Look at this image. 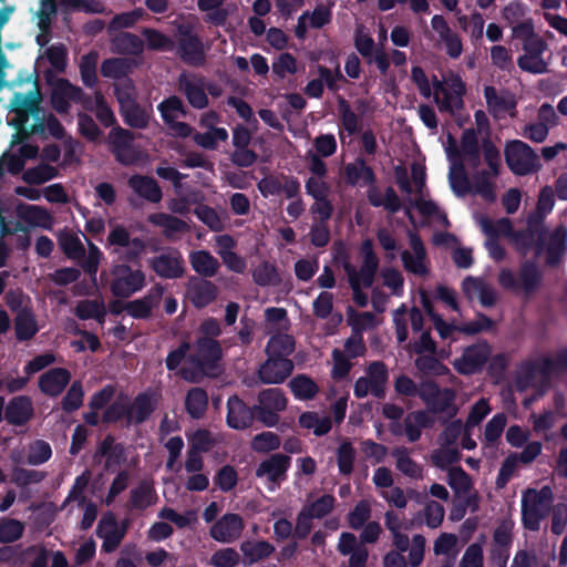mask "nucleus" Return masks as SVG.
Wrapping results in <instances>:
<instances>
[{
  "label": "nucleus",
  "mask_w": 567,
  "mask_h": 567,
  "mask_svg": "<svg viewBox=\"0 0 567 567\" xmlns=\"http://www.w3.org/2000/svg\"><path fill=\"white\" fill-rule=\"evenodd\" d=\"M567 250V228L563 225L557 226L549 236L546 247V264L555 267L560 262L561 257Z\"/></svg>",
  "instance_id": "nucleus-33"
},
{
  "label": "nucleus",
  "mask_w": 567,
  "mask_h": 567,
  "mask_svg": "<svg viewBox=\"0 0 567 567\" xmlns=\"http://www.w3.org/2000/svg\"><path fill=\"white\" fill-rule=\"evenodd\" d=\"M337 105L341 127L349 136L360 133L361 121L359 115L351 109L350 103L342 95H338Z\"/></svg>",
  "instance_id": "nucleus-41"
},
{
  "label": "nucleus",
  "mask_w": 567,
  "mask_h": 567,
  "mask_svg": "<svg viewBox=\"0 0 567 567\" xmlns=\"http://www.w3.org/2000/svg\"><path fill=\"white\" fill-rule=\"evenodd\" d=\"M296 348V341L292 336L278 333L271 336L266 346L267 355L275 358H288Z\"/></svg>",
  "instance_id": "nucleus-46"
},
{
  "label": "nucleus",
  "mask_w": 567,
  "mask_h": 567,
  "mask_svg": "<svg viewBox=\"0 0 567 567\" xmlns=\"http://www.w3.org/2000/svg\"><path fill=\"white\" fill-rule=\"evenodd\" d=\"M41 95L38 91H30L27 94L17 92L10 100L11 112L16 114V117L10 122L20 134L24 135L28 132L27 124L30 116L38 118L42 109Z\"/></svg>",
  "instance_id": "nucleus-8"
},
{
  "label": "nucleus",
  "mask_w": 567,
  "mask_h": 567,
  "mask_svg": "<svg viewBox=\"0 0 567 567\" xmlns=\"http://www.w3.org/2000/svg\"><path fill=\"white\" fill-rule=\"evenodd\" d=\"M16 339L20 342L30 341L39 332L33 308H24L13 320Z\"/></svg>",
  "instance_id": "nucleus-30"
},
{
  "label": "nucleus",
  "mask_w": 567,
  "mask_h": 567,
  "mask_svg": "<svg viewBox=\"0 0 567 567\" xmlns=\"http://www.w3.org/2000/svg\"><path fill=\"white\" fill-rule=\"evenodd\" d=\"M523 371L528 378L538 374L544 382H548L553 377L567 373V346L558 350L555 358L542 355L536 360L527 361L523 365Z\"/></svg>",
  "instance_id": "nucleus-9"
},
{
  "label": "nucleus",
  "mask_w": 567,
  "mask_h": 567,
  "mask_svg": "<svg viewBox=\"0 0 567 567\" xmlns=\"http://www.w3.org/2000/svg\"><path fill=\"white\" fill-rule=\"evenodd\" d=\"M434 419L423 410L413 411L404 419V431L410 442H416L422 435V429H431Z\"/></svg>",
  "instance_id": "nucleus-36"
},
{
  "label": "nucleus",
  "mask_w": 567,
  "mask_h": 567,
  "mask_svg": "<svg viewBox=\"0 0 567 567\" xmlns=\"http://www.w3.org/2000/svg\"><path fill=\"white\" fill-rule=\"evenodd\" d=\"M107 310L105 307V303L102 299H84L80 300L75 308H74V315L80 320H90L94 319L100 324H103L105 322Z\"/></svg>",
  "instance_id": "nucleus-40"
},
{
  "label": "nucleus",
  "mask_w": 567,
  "mask_h": 567,
  "mask_svg": "<svg viewBox=\"0 0 567 567\" xmlns=\"http://www.w3.org/2000/svg\"><path fill=\"white\" fill-rule=\"evenodd\" d=\"M489 348L487 344H473L467 347L462 357L456 359L454 368L463 375H471L480 372L489 358Z\"/></svg>",
  "instance_id": "nucleus-15"
},
{
  "label": "nucleus",
  "mask_w": 567,
  "mask_h": 567,
  "mask_svg": "<svg viewBox=\"0 0 567 567\" xmlns=\"http://www.w3.org/2000/svg\"><path fill=\"white\" fill-rule=\"evenodd\" d=\"M240 550L245 557L246 564L252 565L261 559L268 558L275 551V546L267 540H245L240 544Z\"/></svg>",
  "instance_id": "nucleus-43"
},
{
  "label": "nucleus",
  "mask_w": 567,
  "mask_h": 567,
  "mask_svg": "<svg viewBox=\"0 0 567 567\" xmlns=\"http://www.w3.org/2000/svg\"><path fill=\"white\" fill-rule=\"evenodd\" d=\"M58 243L66 258L72 260L84 258L85 248L76 234L63 230L59 234Z\"/></svg>",
  "instance_id": "nucleus-44"
},
{
  "label": "nucleus",
  "mask_w": 567,
  "mask_h": 567,
  "mask_svg": "<svg viewBox=\"0 0 567 567\" xmlns=\"http://www.w3.org/2000/svg\"><path fill=\"white\" fill-rule=\"evenodd\" d=\"M96 64H97V53L92 51L81 56L80 60V74L83 84L92 89L97 84V74H96Z\"/></svg>",
  "instance_id": "nucleus-57"
},
{
  "label": "nucleus",
  "mask_w": 567,
  "mask_h": 567,
  "mask_svg": "<svg viewBox=\"0 0 567 567\" xmlns=\"http://www.w3.org/2000/svg\"><path fill=\"white\" fill-rule=\"evenodd\" d=\"M71 372L65 368H52L40 375L38 386L40 391L50 396H59L71 381Z\"/></svg>",
  "instance_id": "nucleus-22"
},
{
  "label": "nucleus",
  "mask_w": 567,
  "mask_h": 567,
  "mask_svg": "<svg viewBox=\"0 0 567 567\" xmlns=\"http://www.w3.org/2000/svg\"><path fill=\"white\" fill-rule=\"evenodd\" d=\"M177 48L179 59L187 65L202 66L206 61L205 49L202 39L189 23H179L176 28Z\"/></svg>",
  "instance_id": "nucleus-7"
},
{
  "label": "nucleus",
  "mask_w": 567,
  "mask_h": 567,
  "mask_svg": "<svg viewBox=\"0 0 567 567\" xmlns=\"http://www.w3.org/2000/svg\"><path fill=\"white\" fill-rule=\"evenodd\" d=\"M293 371V362L289 358H275L268 355V359L258 370L259 380L265 384H280Z\"/></svg>",
  "instance_id": "nucleus-18"
},
{
  "label": "nucleus",
  "mask_w": 567,
  "mask_h": 567,
  "mask_svg": "<svg viewBox=\"0 0 567 567\" xmlns=\"http://www.w3.org/2000/svg\"><path fill=\"white\" fill-rule=\"evenodd\" d=\"M482 151L488 169H482L473 176L474 192L484 200L492 203L496 199V195L495 185L491 179L501 174V153L489 137L482 140Z\"/></svg>",
  "instance_id": "nucleus-4"
},
{
  "label": "nucleus",
  "mask_w": 567,
  "mask_h": 567,
  "mask_svg": "<svg viewBox=\"0 0 567 567\" xmlns=\"http://www.w3.org/2000/svg\"><path fill=\"white\" fill-rule=\"evenodd\" d=\"M78 94L76 85L68 79H58L50 95L52 109L61 115L68 114L71 107L70 103L74 101V96Z\"/></svg>",
  "instance_id": "nucleus-25"
},
{
  "label": "nucleus",
  "mask_w": 567,
  "mask_h": 567,
  "mask_svg": "<svg viewBox=\"0 0 567 567\" xmlns=\"http://www.w3.org/2000/svg\"><path fill=\"white\" fill-rule=\"evenodd\" d=\"M17 216L31 227H40L51 230L53 227V216L42 206L19 204L17 206Z\"/></svg>",
  "instance_id": "nucleus-27"
},
{
  "label": "nucleus",
  "mask_w": 567,
  "mask_h": 567,
  "mask_svg": "<svg viewBox=\"0 0 567 567\" xmlns=\"http://www.w3.org/2000/svg\"><path fill=\"white\" fill-rule=\"evenodd\" d=\"M337 499L332 494H323L315 502L305 505L302 509L308 512L312 519H321L333 511Z\"/></svg>",
  "instance_id": "nucleus-61"
},
{
  "label": "nucleus",
  "mask_w": 567,
  "mask_h": 567,
  "mask_svg": "<svg viewBox=\"0 0 567 567\" xmlns=\"http://www.w3.org/2000/svg\"><path fill=\"white\" fill-rule=\"evenodd\" d=\"M218 296V288L212 281L199 278L190 277L186 285V297L196 309H203L216 300Z\"/></svg>",
  "instance_id": "nucleus-16"
},
{
  "label": "nucleus",
  "mask_w": 567,
  "mask_h": 567,
  "mask_svg": "<svg viewBox=\"0 0 567 567\" xmlns=\"http://www.w3.org/2000/svg\"><path fill=\"white\" fill-rule=\"evenodd\" d=\"M152 106L141 105L137 101L120 109L123 122L135 130H145L150 125L152 116Z\"/></svg>",
  "instance_id": "nucleus-32"
},
{
  "label": "nucleus",
  "mask_w": 567,
  "mask_h": 567,
  "mask_svg": "<svg viewBox=\"0 0 567 567\" xmlns=\"http://www.w3.org/2000/svg\"><path fill=\"white\" fill-rule=\"evenodd\" d=\"M110 150L115 159L122 165H130L134 162L132 144L134 134L121 126H113L109 134Z\"/></svg>",
  "instance_id": "nucleus-17"
},
{
  "label": "nucleus",
  "mask_w": 567,
  "mask_h": 567,
  "mask_svg": "<svg viewBox=\"0 0 567 567\" xmlns=\"http://www.w3.org/2000/svg\"><path fill=\"white\" fill-rule=\"evenodd\" d=\"M461 150L463 162L465 161L472 169H476L481 165V152L483 153V151L474 128H466L462 132Z\"/></svg>",
  "instance_id": "nucleus-31"
},
{
  "label": "nucleus",
  "mask_w": 567,
  "mask_h": 567,
  "mask_svg": "<svg viewBox=\"0 0 567 567\" xmlns=\"http://www.w3.org/2000/svg\"><path fill=\"white\" fill-rule=\"evenodd\" d=\"M24 532V524L21 520L9 517L0 518V543L9 544L20 539Z\"/></svg>",
  "instance_id": "nucleus-62"
},
{
  "label": "nucleus",
  "mask_w": 567,
  "mask_h": 567,
  "mask_svg": "<svg viewBox=\"0 0 567 567\" xmlns=\"http://www.w3.org/2000/svg\"><path fill=\"white\" fill-rule=\"evenodd\" d=\"M542 281V272L534 261H525L518 272V288L526 293L534 292Z\"/></svg>",
  "instance_id": "nucleus-47"
},
{
  "label": "nucleus",
  "mask_w": 567,
  "mask_h": 567,
  "mask_svg": "<svg viewBox=\"0 0 567 567\" xmlns=\"http://www.w3.org/2000/svg\"><path fill=\"white\" fill-rule=\"evenodd\" d=\"M257 399L259 404L278 413L284 411L288 403L284 391L278 388H269L260 391Z\"/></svg>",
  "instance_id": "nucleus-58"
},
{
  "label": "nucleus",
  "mask_w": 567,
  "mask_h": 567,
  "mask_svg": "<svg viewBox=\"0 0 567 567\" xmlns=\"http://www.w3.org/2000/svg\"><path fill=\"white\" fill-rule=\"evenodd\" d=\"M372 386V395L382 400L386 395V383L389 381V371L383 361H373L367 368V375Z\"/></svg>",
  "instance_id": "nucleus-37"
},
{
  "label": "nucleus",
  "mask_w": 567,
  "mask_h": 567,
  "mask_svg": "<svg viewBox=\"0 0 567 567\" xmlns=\"http://www.w3.org/2000/svg\"><path fill=\"white\" fill-rule=\"evenodd\" d=\"M484 97L489 113L494 116H498L499 113H506L516 107V102L513 97L498 95L497 90L493 85H486L484 87Z\"/></svg>",
  "instance_id": "nucleus-45"
},
{
  "label": "nucleus",
  "mask_w": 567,
  "mask_h": 567,
  "mask_svg": "<svg viewBox=\"0 0 567 567\" xmlns=\"http://www.w3.org/2000/svg\"><path fill=\"white\" fill-rule=\"evenodd\" d=\"M102 258L103 252L101 249L95 244L90 241L87 256H84L83 259L78 260L83 271L91 277L94 286L96 285V275Z\"/></svg>",
  "instance_id": "nucleus-64"
},
{
  "label": "nucleus",
  "mask_w": 567,
  "mask_h": 567,
  "mask_svg": "<svg viewBox=\"0 0 567 567\" xmlns=\"http://www.w3.org/2000/svg\"><path fill=\"white\" fill-rule=\"evenodd\" d=\"M111 276L110 291L115 298L127 299L146 285L144 271L140 268L133 269L127 264L113 265Z\"/></svg>",
  "instance_id": "nucleus-6"
},
{
  "label": "nucleus",
  "mask_w": 567,
  "mask_h": 567,
  "mask_svg": "<svg viewBox=\"0 0 567 567\" xmlns=\"http://www.w3.org/2000/svg\"><path fill=\"white\" fill-rule=\"evenodd\" d=\"M111 43L114 52L123 55L140 56L145 49L144 41L137 34L127 31L117 32Z\"/></svg>",
  "instance_id": "nucleus-29"
},
{
  "label": "nucleus",
  "mask_w": 567,
  "mask_h": 567,
  "mask_svg": "<svg viewBox=\"0 0 567 567\" xmlns=\"http://www.w3.org/2000/svg\"><path fill=\"white\" fill-rule=\"evenodd\" d=\"M33 134L39 135L42 140H47L49 136L55 140H63L65 137V128L54 114L49 113L42 116L39 115L28 132H24L23 138H28Z\"/></svg>",
  "instance_id": "nucleus-24"
},
{
  "label": "nucleus",
  "mask_w": 567,
  "mask_h": 567,
  "mask_svg": "<svg viewBox=\"0 0 567 567\" xmlns=\"http://www.w3.org/2000/svg\"><path fill=\"white\" fill-rule=\"evenodd\" d=\"M157 110L165 124H171L177 120V117L186 116L187 109L184 105L182 99L177 95H171L164 99L158 105Z\"/></svg>",
  "instance_id": "nucleus-51"
},
{
  "label": "nucleus",
  "mask_w": 567,
  "mask_h": 567,
  "mask_svg": "<svg viewBox=\"0 0 567 567\" xmlns=\"http://www.w3.org/2000/svg\"><path fill=\"white\" fill-rule=\"evenodd\" d=\"M155 409L156 402L152 394L150 392H141L134 398L132 403H124L118 399L111 402L104 410L101 421L104 424H112L124 419L126 426L132 424L138 425L146 422Z\"/></svg>",
  "instance_id": "nucleus-2"
},
{
  "label": "nucleus",
  "mask_w": 567,
  "mask_h": 567,
  "mask_svg": "<svg viewBox=\"0 0 567 567\" xmlns=\"http://www.w3.org/2000/svg\"><path fill=\"white\" fill-rule=\"evenodd\" d=\"M360 255L362 264L358 270L350 261L347 252H342V268L347 275L349 286L352 290L354 303L364 308L368 305V296L363 292V288H371L374 284L375 276L379 270V257L374 251L373 241L370 238L363 239L360 245Z\"/></svg>",
  "instance_id": "nucleus-1"
},
{
  "label": "nucleus",
  "mask_w": 567,
  "mask_h": 567,
  "mask_svg": "<svg viewBox=\"0 0 567 567\" xmlns=\"http://www.w3.org/2000/svg\"><path fill=\"white\" fill-rule=\"evenodd\" d=\"M148 221L157 227H162L163 235L172 238L174 234L184 233L188 229V225L183 219L166 213H154L148 216Z\"/></svg>",
  "instance_id": "nucleus-42"
},
{
  "label": "nucleus",
  "mask_w": 567,
  "mask_h": 567,
  "mask_svg": "<svg viewBox=\"0 0 567 567\" xmlns=\"http://www.w3.org/2000/svg\"><path fill=\"white\" fill-rule=\"evenodd\" d=\"M244 529V520L240 515L227 513L223 515L210 527L209 534L213 539L229 544L235 542Z\"/></svg>",
  "instance_id": "nucleus-19"
},
{
  "label": "nucleus",
  "mask_w": 567,
  "mask_h": 567,
  "mask_svg": "<svg viewBox=\"0 0 567 567\" xmlns=\"http://www.w3.org/2000/svg\"><path fill=\"white\" fill-rule=\"evenodd\" d=\"M128 187L145 200L157 204L163 198V192L155 178L134 174L127 181Z\"/></svg>",
  "instance_id": "nucleus-26"
},
{
  "label": "nucleus",
  "mask_w": 567,
  "mask_h": 567,
  "mask_svg": "<svg viewBox=\"0 0 567 567\" xmlns=\"http://www.w3.org/2000/svg\"><path fill=\"white\" fill-rule=\"evenodd\" d=\"M135 65V61L130 58H110L102 62L100 71L104 78L114 79L118 82L122 79L130 78L128 74Z\"/></svg>",
  "instance_id": "nucleus-38"
},
{
  "label": "nucleus",
  "mask_w": 567,
  "mask_h": 567,
  "mask_svg": "<svg viewBox=\"0 0 567 567\" xmlns=\"http://www.w3.org/2000/svg\"><path fill=\"white\" fill-rule=\"evenodd\" d=\"M208 409V394L203 388L196 386L187 391L185 396V410L194 420H200Z\"/></svg>",
  "instance_id": "nucleus-39"
},
{
  "label": "nucleus",
  "mask_w": 567,
  "mask_h": 567,
  "mask_svg": "<svg viewBox=\"0 0 567 567\" xmlns=\"http://www.w3.org/2000/svg\"><path fill=\"white\" fill-rule=\"evenodd\" d=\"M141 33L145 38L144 43L148 50L163 52L169 51L174 47L172 39L157 29L143 28Z\"/></svg>",
  "instance_id": "nucleus-56"
},
{
  "label": "nucleus",
  "mask_w": 567,
  "mask_h": 567,
  "mask_svg": "<svg viewBox=\"0 0 567 567\" xmlns=\"http://www.w3.org/2000/svg\"><path fill=\"white\" fill-rule=\"evenodd\" d=\"M226 423L234 430H246L254 423L252 406H249L238 395H231L227 400Z\"/></svg>",
  "instance_id": "nucleus-20"
},
{
  "label": "nucleus",
  "mask_w": 567,
  "mask_h": 567,
  "mask_svg": "<svg viewBox=\"0 0 567 567\" xmlns=\"http://www.w3.org/2000/svg\"><path fill=\"white\" fill-rule=\"evenodd\" d=\"M344 179L352 187H363L368 184H375L377 175L374 169L368 165L365 158L358 156L352 163L344 166Z\"/></svg>",
  "instance_id": "nucleus-23"
},
{
  "label": "nucleus",
  "mask_w": 567,
  "mask_h": 567,
  "mask_svg": "<svg viewBox=\"0 0 567 567\" xmlns=\"http://www.w3.org/2000/svg\"><path fill=\"white\" fill-rule=\"evenodd\" d=\"M176 87L192 107L204 110L208 106L209 99L206 94L204 76L184 71L177 78Z\"/></svg>",
  "instance_id": "nucleus-10"
},
{
  "label": "nucleus",
  "mask_w": 567,
  "mask_h": 567,
  "mask_svg": "<svg viewBox=\"0 0 567 567\" xmlns=\"http://www.w3.org/2000/svg\"><path fill=\"white\" fill-rule=\"evenodd\" d=\"M505 162L511 172L517 176H526L538 172L542 167L538 155L525 142L513 140L504 148Z\"/></svg>",
  "instance_id": "nucleus-5"
},
{
  "label": "nucleus",
  "mask_w": 567,
  "mask_h": 567,
  "mask_svg": "<svg viewBox=\"0 0 567 567\" xmlns=\"http://www.w3.org/2000/svg\"><path fill=\"white\" fill-rule=\"evenodd\" d=\"M189 262L199 278H212L216 276L220 264L208 250H195L189 254Z\"/></svg>",
  "instance_id": "nucleus-34"
},
{
  "label": "nucleus",
  "mask_w": 567,
  "mask_h": 567,
  "mask_svg": "<svg viewBox=\"0 0 567 567\" xmlns=\"http://www.w3.org/2000/svg\"><path fill=\"white\" fill-rule=\"evenodd\" d=\"M553 502V491L549 486L540 489L527 488L522 495V524L525 529L537 532L540 522L547 517Z\"/></svg>",
  "instance_id": "nucleus-3"
},
{
  "label": "nucleus",
  "mask_w": 567,
  "mask_h": 567,
  "mask_svg": "<svg viewBox=\"0 0 567 567\" xmlns=\"http://www.w3.org/2000/svg\"><path fill=\"white\" fill-rule=\"evenodd\" d=\"M147 13L143 8H135L132 11L115 14L109 23V32H120L123 29L133 28Z\"/></svg>",
  "instance_id": "nucleus-53"
},
{
  "label": "nucleus",
  "mask_w": 567,
  "mask_h": 567,
  "mask_svg": "<svg viewBox=\"0 0 567 567\" xmlns=\"http://www.w3.org/2000/svg\"><path fill=\"white\" fill-rule=\"evenodd\" d=\"M449 179L451 188L457 196H463L471 192V183L463 159L451 165Z\"/></svg>",
  "instance_id": "nucleus-52"
},
{
  "label": "nucleus",
  "mask_w": 567,
  "mask_h": 567,
  "mask_svg": "<svg viewBox=\"0 0 567 567\" xmlns=\"http://www.w3.org/2000/svg\"><path fill=\"white\" fill-rule=\"evenodd\" d=\"M337 465L341 475H350L355 462V450L350 441L344 440L336 452Z\"/></svg>",
  "instance_id": "nucleus-59"
},
{
  "label": "nucleus",
  "mask_w": 567,
  "mask_h": 567,
  "mask_svg": "<svg viewBox=\"0 0 567 567\" xmlns=\"http://www.w3.org/2000/svg\"><path fill=\"white\" fill-rule=\"evenodd\" d=\"M151 269L163 279H178L184 276V259L182 254L169 248L163 254L154 256L148 260Z\"/></svg>",
  "instance_id": "nucleus-12"
},
{
  "label": "nucleus",
  "mask_w": 567,
  "mask_h": 567,
  "mask_svg": "<svg viewBox=\"0 0 567 567\" xmlns=\"http://www.w3.org/2000/svg\"><path fill=\"white\" fill-rule=\"evenodd\" d=\"M465 93V85L464 83L458 79L455 83H453V92L445 89V91L442 92L443 100H439V107L441 111L445 112H453V110H461L464 106L462 96Z\"/></svg>",
  "instance_id": "nucleus-55"
},
{
  "label": "nucleus",
  "mask_w": 567,
  "mask_h": 567,
  "mask_svg": "<svg viewBox=\"0 0 567 567\" xmlns=\"http://www.w3.org/2000/svg\"><path fill=\"white\" fill-rule=\"evenodd\" d=\"M84 390L80 380L71 383L61 401V408L65 413H73L83 405Z\"/></svg>",
  "instance_id": "nucleus-60"
},
{
  "label": "nucleus",
  "mask_w": 567,
  "mask_h": 567,
  "mask_svg": "<svg viewBox=\"0 0 567 567\" xmlns=\"http://www.w3.org/2000/svg\"><path fill=\"white\" fill-rule=\"evenodd\" d=\"M291 466V457L282 453H274L269 457L262 460L256 467L255 475L258 478L266 477L267 481L275 485H280L287 480V472Z\"/></svg>",
  "instance_id": "nucleus-14"
},
{
  "label": "nucleus",
  "mask_w": 567,
  "mask_h": 567,
  "mask_svg": "<svg viewBox=\"0 0 567 567\" xmlns=\"http://www.w3.org/2000/svg\"><path fill=\"white\" fill-rule=\"evenodd\" d=\"M127 526V520H124L122 526H118L112 513L104 514L96 527V536L103 539L102 550L105 553L115 551L126 535Z\"/></svg>",
  "instance_id": "nucleus-11"
},
{
  "label": "nucleus",
  "mask_w": 567,
  "mask_h": 567,
  "mask_svg": "<svg viewBox=\"0 0 567 567\" xmlns=\"http://www.w3.org/2000/svg\"><path fill=\"white\" fill-rule=\"evenodd\" d=\"M59 176V169L50 164L40 163L22 173V181L28 185H42Z\"/></svg>",
  "instance_id": "nucleus-49"
},
{
  "label": "nucleus",
  "mask_w": 567,
  "mask_h": 567,
  "mask_svg": "<svg viewBox=\"0 0 567 567\" xmlns=\"http://www.w3.org/2000/svg\"><path fill=\"white\" fill-rule=\"evenodd\" d=\"M34 415L31 398L18 395L10 399L4 409L6 421L13 426H24Z\"/></svg>",
  "instance_id": "nucleus-21"
},
{
  "label": "nucleus",
  "mask_w": 567,
  "mask_h": 567,
  "mask_svg": "<svg viewBox=\"0 0 567 567\" xmlns=\"http://www.w3.org/2000/svg\"><path fill=\"white\" fill-rule=\"evenodd\" d=\"M455 392L450 388H443L437 396L426 405L429 412L433 414H444L445 417L443 422H447L453 419L457 412L458 408L455 404Z\"/></svg>",
  "instance_id": "nucleus-35"
},
{
  "label": "nucleus",
  "mask_w": 567,
  "mask_h": 567,
  "mask_svg": "<svg viewBox=\"0 0 567 567\" xmlns=\"http://www.w3.org/2000/svg\"><path fill=\"white\" fill-rule=\"evenodd\" d=\"M223 358V349L218 340L199 337L195 342V352L188 355V361H198L208 370L215 371L218 375L221 372L219 364Z\"/></svg>",
  "instance_id": "nucleus-13"
},
{
  "label": "nucleus",
  "mask_w": 567,
  "mask_h": 567,
  "mask_svg": "<svg viewBox=\"0 0 567 567\" xmlns=\"http://www.w3.org/2000/svg\"><path fill=\"white\" fill-rule=\"evenodd\" d=\"M293 396L298 400H312L319 392L318 384L306 374H298L289 382Z\"/></svg>",
  "instance_id": "nucleus-48"
},
{
  "label": "nucleus",
  "mask_w": 567,
  "mask_h": 567,
  "mask_svg": "<svg viewBox=\"0 0 567 567\" xmlns=\"http://www.w3.org/2000/svg\"><path fill=\"white\" fill-rule=\"evenodd\" d=\"M392 456L395 458L396 468L411 478H421L423 468L414 460L409 456V450L404 446L395 447L392 451Z\"/></svg>",
  "instance_id": "nucleus-50"
},
{
  "label": "nucleus",
  "mask_w": 567,
  "mask_h": 567,
  "mask_svg": "<svg viewBox=\"0 0 567 567\" xmlns=\"http://www.w3.org/2000/svg\"><path fill=\"white\" fill-rule=\"evenodd\" d=\"M113 89L120 109L137 101L136 87L131 78L115 82Z\"/></svg>",
  "instance_id": "nucleus-63"
},
{
  "label": "nucleus",
  "mask_w": 567,
  "mask_h": 567,
  "mask_svg": "<svg viewBox=\"0 0 567 567\" xmlns=\"http://www.w3.org/2000/svg\"><path fill=\"white\" fill-rule=\"evenodd\" d=\"M154 488L148 482H141L135 488L131 489V507L138 511L146 509L154 503Z\"/></svg>",
  "instance_id": "nucleus-54"
},
{
  "label": "nucleus",
  "mask_w": 567,
  "mask_h": 567,
  "mask_svg": "<svg viewBox=\"0 0 567 567\" xmlns=\"http://www.w3.org/2000/svg\"><path fill=\"white\" fill-rule=\"evenodd\" d=\"M367 198L371 206L383 207L391 214L399 213L402 209V203L396 192L392 186H388L384 192V197L375 184H368Z\"/></svg>",
  "instance_id": "nucleus-28"
}]
</instances>
